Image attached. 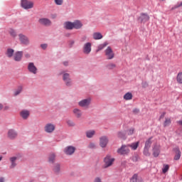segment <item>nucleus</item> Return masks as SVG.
<instances>
[{
    "label": "nucleus",
    "instance_id": "17",
    "mask_svg": "<svg viewBox=\"0 0 182 182\" xmlns=\"http://www.w3.org/2000/svg\"><path fill=\"white\" fill-rule=\"evenodd\" d=\"M150 16L146 14H141L139 18V20L141 21V23H145L147 21H149Z\"/></svg>",
    "mask_w": 182,
    "mask_h": 182
},
{
    "label": "nucleus",
    "instance_id": "29",
    "mask_svg": "<svg viewBox=\"0 0 182 182\" xmlns=\"http://www.w3.org/2000/svg\"><path fill=\"white\" fill-rule=\"evenodd\" d=\"M124 100H132V99H133V94H132V92H127L124 95Z\"/></svg>",
    "mask_w": 182,
    "mask_h": 182
},
{
    "label": "nucleus",
    "instance_id": "8",
    "mask_svg": "<svg viewBox=\"0 0 182 182\" xmlns=\"http://www.w3.org/2000/svg\"><path fill=\"white\" fill-rule=\"evenodd\" d=\"M82 52L85 53V55H89V53L92 52V43H85L83 46Z\"/></svg>",
    "mask_w": 182,
    "mask_h": 182
},
{
    "label": "nucleus",
    "instance_id": "56",
    "mask_svg": "<svg viewBox=\"0 0 182 182\" xmlns=\"http://www.w3.org/2000/svg\"><path fill=\"white\" fill-rule=\"evenodd\" d=\"M63 65H64L65 66H68V62H64V63H63Z\"/></svg>",
    "mask_w": 182,
    "mask_h": 182
},
{
    "label": "nucleus",
    "instance_id": "40",
    "mask_svg": "<svg viewBox=\"0 0 182 182\" xmlns=\"http://www.w3.org/2000/svg\"><path fill=\"white\" fill-rule=\"evenodd\" d=\"M67 124L69 127H75V126H76V124L72 120H68Z\"/></svg>",
    "mask_w": 182,
    "mask_h": 182
},
{
    "label": "nucleus",
    "instance_id": "15",
    "mask_svg": "<svg viewBox=\"0 0 182 182\" xmlns=\"http://www.w3.org/2000/svg\"><path fill=\"white\" fill-rule=\"evenodd\" d=\"M173 151L175 152V156L173 158V160H180V158L181 157V151H180V148H174Z\"/></svg>",
    "mask_w": 182,
    "mask_h": 182
},
{
    "label": "nucleus",
    "instance_id": "3",
    "mask_svg": "<svg viewBox=\"0 0 182 182\" xmlns=\"http://www.w3.org/2000/svg\"><path fill=\"white\" fill-rule=\"evenodd\" d=\"M21 6L23 9H32L33 8V3L28 0H21Z\"/></svg>",
    "mask_w": 182,
    "mask_h": 182
},
{
    "label": "nucleus",
    "instance_id": "42",
    "mask_svg": "<svg viewBox=\"0 0 182 182\" xmlns=\"http://www.w3.org/2000/svg\"><path fill=\"white\" fill-rule=\"evenodd\" d=\"M182 6V1L181 3H178L176 5H175L173 7L171 8V10L173 11V9H177L178 8H180Z\"/></svg>",
    "mask_w": 182,
    "mask_h": 182
},
{
    "label": "nucleus",
    "instance_id": "24",
    "mask_svg": "<svg viewBox=\"0 0 182 182\" xmlns=\"http://www.w3.org/2000/svg\"><path fill=\"white\" fill-rule=\"evenodd\" d=\"M73 113L77 119L82 117V111L77 108L73 109Z\"/></svg>",
    "mask_w": 182,
    "mask_h": 182
},
{
    "label": "nucleus",
    "instance_id": "18",
    "mask_svg": "<svg viewBox=\"0 0 182 182\" xmlns=\"http://www.w3.org/2000/svg\"><path fill=\"white\" fill-rule=\"evenodd\" d=\"M18 136V134L15 130L10 129L8 132V137L9 139H11V140H14V139H16V137Z\"/></svg>",
    "mask_w": 182,
    "mask_h": 182
},
{
    "label": "nucleus",
    "instance_id": "5",
    "mask_svg": "<svg viewBox=\"0 0 182 182\" xmlns=\"http://www.w3.org/2000/svg\"><path fill=\"white\" fill-rule=\"evenodd\" d=\"M114 161V159L112 158L110 155H107L104 159V162L105 163V168H107V167H110V166L113 164Z\"/></svg>",
    "mask_w": 182,
    "mask_h": 182
},
{
    "label": "nucleus",
    "instance_id": "51",
    "mask_svg": "<svg viewBox=\"0 0 182 182\" xmlns=\"http://www.w3.org/2000/svg\"><path fill=\"white\" fill-rule=\"evenodd\" d=\"M164 116H166V112H163V113L161 114L159 119H164Z\"/></svg>",
    "mask_w": 182,
    "mask_h": 182
},
{
    "label": "nucleus",
    "instance_id": "55",
    "mask_svg": "<svg viewBox=\"0 0 182 182\" xmlns=\"http://www.w3.org/2000/svg\"><path fill=\"white\" fill-rule=\"evenodd\" d=\"M0 182H5V179L4 178H0Z\"/></svg>",
    "mask_w": 182,
    "mask_h": 182
},
{
    "label": "nucleus",
    "instance_id": "43",
    "mask_svg": "<svg viewBox=\"0 0 182 182\" xmlns=\"http://www.w3.org/2000/svg\"><path fill=\"white\" fill-rule=\"evenodd\" d=\"M88 149H96V144L90 142L88 145Z\"/></svg>",
    "mask_w": 182,
    "mask_h": 182
},
{
    "label": "nucleus",
    "instance_id": "22",
    "mask_svg": "<svg viewBox=\"0 0 182 182\" xmlns=\"http://www.w3.org/2000/svg\"><path fill=\"white\" fill-rule=\"evenodd\" d=\"M64 28L65 29H68L69 31H72L74 29L73 22L67 21L64 23Z\"/></svg>",
    "mask_w": 182,
    "mask_h": 182
},
{
    "label": "nucleus",
    "instance_id": "32",
    "mask_svg": "<svg viewBox=\"0 0 182 182\" xmlns=\"http://www.w3.org/2000/svg\"><path fill=\"white\" fill-rule=\"evenodd\" d=\"M109 43L107 42L104 43L103 44H101L98 46V48L97 50V52H99L100 50H102V49H104V48H106Z\"/></svg>",
    "mask_w": 182,
    "mask_h": 182
},
{
    "label": "nucleus",
    "instance_id": "33",
    "mask_svg": "<svg viewBox=\"0 0 182 182\" xmlns=\"http://www.w3.org/2000/svg\"><path fill=\"white\" fill-rule=\"evenodd\" d=\"M107 69L109 70H113L116 68V64L114 63H109L108 65H106Z\"/></svg>",
    "mask_w": 182,
    "mask_h": 182
},
{
    "label": "nucleus",
    "instance_id": "13",
    "mask_svg": "<svg viewBox=\"0 0 182 182\" xmlns=\"http://www.w3.org/2000/svg\"><path fill=\"white\" fill-rule=\"evenodd\" d=\"M38 22L41 25H43L44 26H50V25H52V21H50V20L48 18H40Z\"/></svg>",
    "mask_w": 182,
    "mask_h": 182
},
{
    "label": "nucleus",
    "instance_id": "35",
    "mask_svg": "<svg viewBox=\"0 0 182 182\" xmlns=\"http://www.w3.org/2000/svg\"><path fill=\"white\" fill-rule=\"evenodd\" d=\"M170 124H171V119L170 118H166L164 122V127H167V126H170Z\"/></svg>",
    "mask_w": 182,
    "mask_h": 182
},
{
    "label": "nucleus",
    "instance_id": "46",
    "mask_svg": "<svg viewBox=\"0 0 182 182\" xmlns=\"http://www.w3.org/2000/svg\"><path fill=\"white\" fill-rule=\"evenodd\" d=\"M17 159H18V158H17L16 156L11 157V158H10V161H11V163H14V162L16 161Z\"/></svg>",
    "mask_w": 182,
    "mask_h": 182
},
{
    "label": "nucleus",
    "instance_id": "10",
    "mask_svg": "<svg viewBox=\"0 0 182 182\" xmlns=\"http://www.w3.org/2000/svg\"><path fill=\"white\" fill-rule=\"evenodd\" d=\"M63 80H64L66 86H72V80L69 73H64L63 76Z\"/></svg>",
    "mask_w": 182,
    "mask_h": 182
},
{
    "label": "nucleus",
    "instance_id": "14",
    "mask_svg": "<svg viewBox=\"0 0 182 182\" xmlns=\"http://www.w3.org/2000/svg\"><path fill=\"white\" fill-rule=\"evenodd\" d=\"M152 150H153L154 157H159V156L160 154V146L159 144H156L155 145H154Z\"/></svg>",
    "mask_w": 182,
    "mask_h": 182
},
{
    "label": "nucleus",
    "instance_id": "48",
    "mask_svg": "<svg viewBox=\"0 0 182 182\" xmlns=\"http://www.w3.org/2000/svg\"><path fill=\"white\" fill-rule=\"evenodd\" d=\"M42 49H46L48 48V44H41Z\"/></svg>",
    "mask_w": 182,
    "mask_h": 182
},
{
    "label": "nucleus",
    "instance_id": "25",
    "mask_svg": "<svg viewBox=\"0 0 182 182\" xmlns=\"http://www.w3.org/2000/svg\"><path fill=\"white\" fill-rule=\"evenodd\" d=\"M85 134H86V136L87 137V139H92V137H93V136H95V134H96V131L89 130V131L86 132Z\"/></svg>",
    "mask_w": 182,
    "mask_h": 182
},
{
    "label": "nucleus",
    "instance_id": "34",
    "mask_svg": "<svg viewBox=\"0 0 182 182\" xmlns=\"http://www.w3.org/2000/svg\"><path fill=\"white\" fill-rule=\"evenodd\" d=\"M176 80L178 83H180L181 85H182V72L178 73L176 77Z\"/></svg>",
    "mask_w": 182,
    "mask_h": 182
},
{
    "label": "nucleus",
    "instance_id": "21",
    "mask_svg": "<svg viewBox=\"0 0 182 182\" xmlns=\"http://www.w3.org/2000/svg\"><path fill=\"white\" fill-rule=\"evenodd\" d=\"M53 171L55 174H59L60 173V164H55L53 167Z\"/></svg>",
    "mask_w": 182,
    "mask_h": 182
},
{
    "label": "nucleus",
    "instance_id": "38",
    "mask_svg": "<svg viewBox=\"0 0 182 182\" xmlns=\"http://www.w3.org/2000/svg\"><path fill=\"white\" fill-rule=\"evenodd\" d=\"M22 86H19L18 89L16 91H14V96H18V95H19L22 92Z\"/></svg>",
    "mask_w": 182,
    "mask_h": 182
},
{
    "label": "nucleus",
    "instance_id": "2",
    "mask_svg": "<svg viewBox=\"0 0 182 182\" xmlns=\"http://www.w3.org/2000/svg\"><path fill=\"white\" fill-rule=\"evenodd\" d=\"M18 41L21 43V45H25L26 46H28L31 43V41H29V38L28 36L20 33L18 34Z\"/></svg>",
    "mask_w": 182,
    "mask_h": 182
},
{
    "label": "nucleus",
    "instance_id": "52",
    "mask_svg": "<svg viewBox=\"0 0 182 182\" xmlns=\"http://www.w3.org/2000/svg\"><path fill=\"white\" fill-rule=\"evenodd\" d=\"M25 58H26L27 59H29V58H31V54L30 53L25 54Z\"/></svg>",
    "mask_w": 182,
    "mask_h": 182
},
{
    "label": "nucleus",
    "instance_id": "16",
    "mask_svg": "<svg viewBox=\"0 0 182 182\" xmlns=\"http://www.w3.org/2000/svg\"><path fill=\"white\" fill-rule=\"evenodd\" d=\"M28 69L31 73H33V75H36V71L38 70V68H36V66H35V64L33 63H29Z\"/></svg>",
    "mask_w": 182,
    "mask_h": 182
},
{
    "label": "nucleus",
    "instance_id": "39",
    "mask_svg": "<svg viewBox=\"0 0 182 182\" xmlns=\"http://www.w3.org/2000/svg\"><path fill=\"white\" fill-rule=\"evenodd\" d=\"M170 168V166L168 165H164V168H162V172L164 174H166L168 171V169Z\"/></svg>",
    "mask_w": 182,
    "mask_h": 182
},
{
    "label": "nucleus",
    "instance_id": "49",
    "mask_svg": "<svg viewBox=\"0 0 182 182\" xmlns=\"http://www.w3.org/2000/svg\"><path fill=\"white\" fill-rule=\"evenodd\" d=\"M133 112L135 113V114H137V113H139L140 110L139 109H134Z\"/></svg>",
    "mask_w": 182,
    "mask_h": 182
},
{
    "label": "nucleus",
    "instance_id": "6",
    "mask_svg": "<svg viewBox=\"0 0 182 182\" xmlns=\"http://www.w3.org/2000/svg\"><path fill=\"white\" fill-rule=\"evenodd\" d=\"M105 56L108 60H112L114 58V53H113V50L110 46H108L105 50Z\"/></svg>",
    "mask_w": 182,
    "mask_h": 182
},
{
    "label": "nucleus",
    "instance_id": "47",
    "mask_svg": "<svg viewBox=\"0 0 182 182\" xmlns=\"http://www.w3.org/2000/svg\"><path fill=\"white\" fill-rule=\"evenodd\" d=\"M16 166V162H11V168H14Z\"/></svg>",
    "mask_w": 182,
    "mask_h": 182
},
{
    "label": "nucleus",
    "instance_id": "4",
    "mask_svg": "<svg viewBox=\"0 0 182 182\" xmlns=\"http://www.w3.org/2000/svg\"><path fill=\"white\" fill-rule=\"evenodd\" d=\"M55 129H56V126L52 123L46 124L44 127L46 133H53V132H55Z\"/></svg>",
    "mask_w": 182,
    "mask_h": 182
},
{
    "label": "nucleus",
    "instance_id": "30",
    "mask_svg": "<svg viewBox=\"0 0 182 182\" xmlns=\"http://www.w3.org/2000/svg\"><path fill=\"white\" fill-rule=\"evenodd\" d=\"M102 38H103V36L100 33H93V38L95 39V41L102 39Z\"/></svg>",
    "mask_w": 182,
    "mask_h": 182
},
{
    "label": "nucleus",
    "instance_id": "27",
    "mask_svg": "<svg viewBox=\"0 0 182 182\" xmlns=\"http://www.w3.org/2000/svg\"><path fill=\"white\" fill-rule=\"evenodd\" d=\"M15 50H14V49L12 48H9L7 49V51L6 53V55L8 58H12L14 56V53Z\"/></svg>",
    "mask_w": 182,
    "mask_h": 182
},
{
    "label": "nucleus",
    "instance_id": "37",
    "mask_svg": "<svg viewBox=\"0 0 182 182\" xmlns=\"http://www.w3.org/2000/svg\"><path fill=\"white\" fill-rule=\"evenodd\" d=\"M150 148H146L144 146V151H143V154H144V156H146L147 157L150 156Z\"/></svg>",
    "mask_w": 182,
    "mask_h": 182
},
{
    "label": "nucleus",
    "instance_id": "53",
    "mask_svg": "<svg viewBox=\"0 0 182 182\" xmlns=\"http://www.w3.org/2000/svg\"><path fill=\"white\" fill-rule=\"evenodd\" d=\"M2 109H4V105L0 104V111L2 110Z\"/></svg>",
    "mask_w": 182,
    "mask_h": 182
},
{
    "label": "nucleus",
    "instance_id": "23",
    "mask_svg": "<svg viewBox=\"0 0 182 182\" xmlns=\"http://www.w3.org/2000/svg\"><path fill=\"white\" fill-rule=\"evenodd\" d=\"M55 160H56V154L55 153L50 154L48 156V162L53 164Z\"/></svg>",
    "mask_w": 182,
    "mask_h": 182
},
{
    "label": "nucleus",
    "instance_id": "20",
    "mask_svg": "<svg viewBox=\"0 0 182 182\" xmlns=\"http://www.w3.org/2000/svg\"><path fill=\"white\" fill-rule=\"evenodd\" d=\"M29 111L26 109H23L20 112V116H21L22 119H23L24 120H26V119L29 117Z\"/></svg>",
    "mask_w": 182,
    "mask_h": 182
},
{
    "label": "nucleus",
    "instance_id": "12",
    "mask_svg": "<svg viewBox=\"0 0 182 182\" xmlns=\"http://www.w3.org/2000/svg\"><path fill=\"white\" fill-rule=\"evenodd\" d=\"M23 56V52L22 51H17L14 55V60L16 62H21L22 60V57Z\"/></svg>",
    "mask_w": 182,
    "mask_h": 182
},
{
    "label": "nucleus",
    "instance_id": "28",
    "mask_svg": "<svg viewBox=\"0 0 182 182\" xmlns=\"http://www.w3.org/2000/svg\"><path fill=\"white\" fill-rule=\"evenodd\" d=\"M153 137H150L146 141L144 147L148 149H150V147H151V144L153 143V141H151Z\"/></svg>",
    "mask_w": 182,
    "mask_h": 182
},
{
    "label": "nucleus",
    "instance_id": "41",
    "mask_svg": "<svg viewBox=\"0 0 182 182\" xmlns=\"http://www.w3.org/2000/svg\"><path fill=\"white\" fill-rule=\"evenodd\" d=\"M9 33L11 35V36H12L13 38H16V32L15 31V30L10 28L9 29Z\"/></svg>",
    "mask_w": 182,
    "mask_h": 182
},
{
    "label": "nucleus",
    "instance_id": "54",
    "mask_svg": "<svg viewBox=\"0 0 182 182\" xmlns=\"http://www.w3.org/2000/svg\"><path fill=\"white\" fill-rule=\"evenodd\" d=\"M178 124H179L180 126H182V120L178 121Z\"/></svg>",
    "mask_w": 182,
    "mask_h": 182
},
{
    "label": "nucleus",
    "instance_id": "36",
    "mask_svg": "<svg viewBox=\"0 0 182 182\" xmlns=\"http://www.w3.org/2000/svg\"><path fill=\"white\" fill-rule=\"evenodd\" d=\"M139 180H140V178H139V176H137V174H134L130 179V182H139Z\"/></svg>",
    "mask_w": 182,
    "mask_h": 182
},
{
    "label": "nucleus",
    "instance_id": "50",
    "mask_svg": "<svg viewBox=\"0 0 182 182\" xmlns=\"http://www.w3.org/2000/svg\"><path fill=\"white\" fill-rule=\"evenodd\" d=\"M94 182H102V179L100 178H95Z\"/></svg>",
    "mask_w": 182,
    "mask_h": 182
},
{
    "label": "nucleus",
    "instance_id": "44",
    "mask_svg": "<svg viewBox=\"0 0 182 182\" xmlns=\"http://www.w3.org/2000/svg\"><path fill=\"white\" fill-rule=\"evenodd\" d=\"M133 133H134V128H131V129H128L127 134L129 136H132V134H133Z\"/></svg>",
    "mask_w": 182,
    "mask_h": 182
},
{
    "label": "nucleus",
    "instance_id": "19",
    "mask_svg": "<svg viewBox=\"0 0 182 182\" xmlns=\"http://www.w3.org/2000/svg\"><path fill=\"white\" fill-rule=\"evenodd\" d=\"M73 23L74 29H82V27L83 26V23H82L81 21L76 20Z\"/></svg>",
    "mask_w": 182,
    "mask_h": 182
},
{
    "label": "nucleus",
    "instance_id": "31",
    "mask_svg": "<svg viewBox=\"0 0 182 182\" xmlns=\"http://www.w3.org/2000/svg\"><path fill=\"white\" fill-rule=\"evenodd\" d=\"M117 137L119 139H126V132L123 131L117 132Z\"/></svg>",
    "mask_w": 182,
    "mask_h": 182
},
{
    "label": "nucleus",
    "instance_id": "45",
    "mask_svg": "<svg viewBox=\"0 0 182 182\" xmlns=\"http://www.w3.org/2000/svg\"><path fill=\"white\" fill-rule=\"evenodd\" d=\"M55 5H63V0H55Z\"/></svg>",
    "mask_w": 182,
    "mask_h": 182
},
{
    "label": "nucleus",
    "instance_id": "7",
    "mask_svg": "<svg viewBox=\"0 0 182 182\" xmlns=\"http://www.w3.org/2000/svg\"><path fill=\"white\" fill-rule=\"evenodd\" d=\"M76 148H75V146H68L64 149V153L65 154H67V156H72Z\"/></svg>",
    "mask_w": 182,
    "mask_h": 182
},
{
    "label": "nucleus",
    "instance_id": "9",
    "mask_svg": "<svg viewBox=\"0 0 182 182\" xmlns=\"http://www.w3.org/2000/svg\"><path fill=\"white\" fill-rule=\"evenodd\" d=\"M90 102H92V100L90 98H87L80 101L78 105L80 107H88L89 105H90Z\"/></svg>",
    "mask_w": 182,
    "mask_h": 182
},
{
    "label": "nucleus",
    "instance_id": "26",
    "mask_svg": "<svg viewBox=\"0 0 182 182\" xmlns=\"http://www.w3.org/2000/svg\"><path fill=\"white\" fill-rule=\"evenodd\" d=\"M140 142L136 141L135 143H132L131 144H128V147H131L132 150H137V147H139V144Z\"/></svg>",
    "mask_w": 182,
    "mask_h": 182
},
{
    "label": "nucleus",
    "instance_id": "57",
    "mask_svg": "<svg viewBox=\"0 0 182 182\" xmlns=\"http://www.w3.org/2000/svg\"><path fill=\"white\" fill-rule=\"evenodd\" d=\"M1 160H2V156H0V161H1Z\"/></svg>",
    "mask_w": 182,
    "mask_h": 182
},
{
    "label": "nucleus",
    "instance_id": "1",
    "mask_svg": "<svg viewBox=\"0 0 182 182\" xmlns=\"http://www.w3.org/2000/svg\"><path fill=\"white\" fill-rule=\"evenodd\" d=\"M117 153L121 156H127V154L130 153L129 145H122V146L117 149Z\"/></svg>",
    "mask_w": 182,
    "mask_h": 182
},
{
    "label": "nucleus",
    "instance_id": "11",
    "mask_svg": "<svg viewBox=\"0 0 182 182\" xmlns=\"http://www.w3.org/2000/svg\"><path fill=\"white\" fill-rule=\"evenodd\" d=\"M109 143V139H107V136H103L100 138V146L102 148H105L107 146V144Z\"/></svg>",
    "mask_w": 182,
    "mask_h": 182
}]
</instances>
